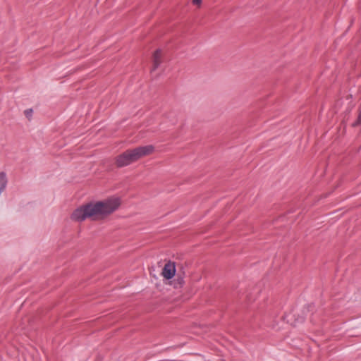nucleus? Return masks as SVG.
Segmentation results:
<instances>
[{
	"mask_svg": "<svg viewBox=\"0 0 361 361\" xmlns=\"http://www.w3.org/2000/svg\"><path fill=\"white\" fill-rule=\"evenodd\" d=\"M32 109H26L25 111V115L26 116L27 118H30L32 116Z\"/></svg>",
	"mask_w": 361,
	"mask_h": 361,
	"instance_id": "nucleus-9",
	"label": "nucleus"
},
{
	"mask_svg": "<svg viewBox=\"0 0 361 361\" xmlns=\"http://www.w3.org/2000/svg\"><path fill=\"white\" fill-rule=\"evenodd\" d=\"M71 219L75 221L82 222L87 218H92L93 219V214L91 211L90 203L83 204L75 209L71 216Z\"/></svg>",
	"mask_w": 361,
	"mask_h": 361,
	"instance_id": "nucleus-3",
	"label": "nucleus"
},
{
	"mask_svg": "<svg viewBox=\"0 0 361 361\" xmlns=\"http://www.w3.org/2000/svg\"><path fill=\"white\" fill-rule=\"evenodd\" d=\"M311 307L310 305H308L307 307H304V310H302V314L301 316H298L295 319V325L297 324L302 323L305 319V315L304 314L305 311H309V308Z\"/></svg>",
	"mask_w": 361,
	"mask_h": 361,
	"instance_id": "nucleus-7",
	"label": "nucleus"
},
{
	"mask_svg": "<svg viewBox=\"0 0 361 361\" xmlns=\"http://www.w3.org/2000/svg\"><path fill=\"white\" fill-rule=\"evenodd\" d=\"M184 283H185L184 276L178 274L177 278L176 279V282L174 283V288H181L184 285Z\"/></svg>",
	"mask_w": 361,
	"mask_h": 361,
	"instance_id": "nucleus-6",
	"label": "nucleus"
},
{
	"mask_svg": "<svg viewBox=\"0 0 361 361\" xmlns=\"http://www.w3.org/2000/svg\"><path fill=\"white\" fill-rule=\"evenodd\" d=\"M176 274V265L175 262H172L171 261H169L164 267L162 269V275L163 276L167 279L170 280L173 278Z\"/></svg>",
	"mask_w": 361,
	"mask_h": 361,
	"instance_id": "nucleus-4",
	"label": "nucleus"
},
{
	"mask_svg": "<svg viewBox=\"0 0 361 361\" xmlns=\"http://www.w3.org/2000/svg\"><path fill=\"white\" fill-rule=\"evenodd\" d=\"M89 203L93 214V220H95L97 216L104 218L112 214L119 207L121 201L119 198L116 197Z\"/></svg>",
	"mask_w": 361,
	"mask_h": 361,
	"instance_id": "nucleus-2",
	"label": "nucleus"
},
{
	"mask_svg": "<svg viewBox=\"0 0 361 361\" xmlns=\"http://www.w3.org/2000/svg\"><path fill=\"white\" fill-rule=\"evenodd\" d=\"M361 125V110L359 111V114H358V116H357V120L353 123V127H355V126H360Z\"/></svg>",
	"mask_w": 361,
	"mask_h": 361,
	"instance_id": "nucleus-8",
	"label": "nucleus"
},
{
	"mask_svg": "<svg viewBox=\"0 0 361 361\" xmlns=\"http://www.w3.org/2000/svg\"><path fill=\"white\" fill-rule=\"evenodd\" d=\"M154 149L152 145H145L127 149L116 157V165L118 168L127 166L141 157L150 154Z\"/></svg>",
	"mask_w": 361,
	"mask_h": 361,
	"instance_id": "nucleus-1",
	"label": "nucleus"
},
{
	"mask_svg": "<svg viewBox=\"0 0 361 361\" xmlns=\"http://www.w3.org/2000/svg\"><path fill=\"white\" fill-rule=\"evenodd\" d=\"M161 49H157L153 54V68L152 71H155L161 64Z\"/></svg>",
	"mask_w": 361,
	"mask_h": 361,
	"instance_id": "nucleus-5",
	"label": "nucleus"
},
{
	"mask_svg": "<svg viewBox=\"0 0 361 361\" xmlns=\"http://www.w3.org/2000/svg\"><path fill=\"white\" fill-rule=\"evenodd\" d=\"M202 0H192V4L195 5H200Z\"/></svg>",
	"mask_w": 361,
	"mask_h": 361,
	"instance_id": "nucleus-10",
	"label": "nucleus"
}]
</instances>
